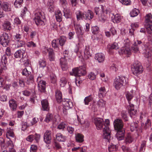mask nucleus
<instances>
[{"label":"nucleus","mask_w":152,"mask_h":152,"mask_svg":"<svg viewBox=\"0 0 152 152\" xmlns=\"http://www.w3.org/2000/svg\"><path fill=\"white\" fill-rule=\"evenodd\" d=\"M94 123L98 130L101 129L104 126L103 137L109 140L111 137V132L109 127L110 124L109 120L108 119H106L104 123L102 119L96 118L94 119Z\"/></svg>","instance_id":"f257e3e1"},{"label":"nucleus","mask_w":152,"mask_h":152,"mask_svg":"<svg viewBox=\"0 0 152 152\" xmlns=\"http://www.w3.org/2000/svg\"><path fill=\"white\" fill-rule=\"evenodd\" d=\"M60 86L62 87L64 86L66 83L67 80L65 77H61L60 80Z\"/></svg>","instance_id":"a18cd8bd"},{"label":"nucleus","mask_w":152,"mask_h":152,"mask_svg":"<svg viewBox=\"0 0 152 152\" xmlns=\"http://www.w3.org/2000/svg\"><path fill=\"white\" fill-rule=\"evenodd\" d=\"M59 41V44L61 46H63L65 43L66 41V38L64 36H62L58 39Z\"/></svg>","instance_id":"4c0bfd02"},{"label":"nucleus","mask_w":152,"mask_h":152,"mask_svg":"<svg viewBox=\"0 0 152 152\" xmlns=\"http://www.w3.org/2000/svg\"><path fill=\"white\" fill-rule=\"evenodd\" d=\"M134 91H131L130 92H127L126 96L129 104L128 107L129 110V113L131 116L132 115H135L137 113V110L134 109V105L132 104L130 102L131 100L133 97Z\"/></svg>","instance_id":"20e7f679"},{"label":"nucleus","mask_w":152,"mask_h":152,"mask_svg":"<svg viewBox=\"0 0 152 152\" xmlns=\"http://www.w3.org/2000/svg\"><path fill=\"white\" fill-rule=\"evenodd\" d=\"M51 82L53 83H55L56 81V76L54 74H51L50 76Z\"/></svg>","instance_id":"864d4df0"},{"label":"nucleus","mask_w":152,"mask_h":152,"mask_svg":"<svg viewBox=\"0 0 152 152\" xmlns=\"http://www.w3.org/2000/svg\"><path fill=\"white\" fill-rule=\"evenodd\" d=\"M14 134L13 132V131L11 130H8L7 131V133L6 134V137L7 138L9 139H10V140L8 141L7 142V144L8 145V147L9 148L10 147H13V143L12 141L10 140L11 139H10L9 137V136H10L12 137L13 138H14V139H15L14 138Z\"/></svg>","instance_id":"dca6fc26"},{"label":"nucleus","mask_w":152,"mask_h":152,"mask_svg":"<svg viewBox=\"0 0 152 152\" xmlns=\"http://www.w3.org/2000/svg\"><path fill=\"white\" fill-rule=\"evenodd\" d=\"M53 118V116L52 114L48 113L46 115L45 121L47 122H48L52 121Z\"/></svg>","instance_id":"a19ab883"},{"label":"nucleus","mask_w":152,"mask_h":152,"mask_svg":"<svg viewBox=\"0 0 152 152\" xmlns=\"http://www.w3.org/2000/svg\"><path fill=\"white\" fill-rule=\"evenodd\" d=\"M41 77H39L37 79L38 83V90L41 92H45V82L40 80Z\"/></svg>","instance_id":"2eb2a0df"},{"label":"nucleus","mask_w":152,"mask_h":152,"mask_svg":"<svg viewBox=\"0 0 152 152\" xmlns=\"http://www.w3.org/2000/svg\"><path fill=\"white\" fill-rule=\"evenodd\" d=\"M25 49H21L16 51L14 54V56L17 58H20V61L21 62L25 61L24 59L25 58L26 54L25 51Z\"/></svg>","instance_id":"ddd939ff"},{"label":"nucleus","mask_w":152,"mask_h":152,"mask_svg":"<svg viewBox=\"0 0 152 152\" xmlns=\"http://www.w3.org/2000/svg\"><path fill=\"white\" fill-rule=\"evenodd\" d=\"M60 3L61 6L64 9L68 5L66 0H60Z\"/></svg>","instance_id":"09e8293b"},{"label":"nucleus","mask_w":152,"mask_h":152,"mask_svg":"<svg viewBox=\"0 0 152 152\" xmlns=\"http://www.w3.org/2000/svg\"><path fill=\"white\" fill-rule=\"evenodd\" d=\"M51 131L47 130L45 133L44 136V140L45 142L47 144L49 143L51 141Z\"/></svg>","instance_id":"a211bd4d"},{"label":"nucleus","mask_w":152,"mask_h":152,"mask_svg":"<svg viewBox=\"0 0 152 152\" xmlns=\"http://www.w3.org/2000/svg\"><path fill=\"white\" fill-rule=\"evenodd\" d=\"M105 58L104 55L102 53H98L95 55V58L99 62H102L104 60Z\"/></svg>","instance_id":"b1692460"},{"label":"nucleus","mask_w":152,"mask_h":152,"mask_svg":"<svg viewBox=\"0 0 152 152\" xmlns=\"http://www.w3.org/2000/svg\"><path fill=\"white\" fill-rule=\"evenodd\" d=\"M67 130L69 133L72 134L74 131V129L71 126H68L67 127Z\"/></svg>","instance_id":"0e129e2a"},{"label":"nucleus","mask_w":152,"mask_h":152,"mask_svg":"<svg viewBox=\"0 0 152 152\" xmlns=\"http://www.w3.org/2000/svg\"><path fill=\"white\" fill-rule=\"evenodd\" d=\"M42 110L48 111L49 109V103L47 99H44L41 101Z\"/></svg>","instance_id":"4be33fe9"},{"label":"nucleus","mask_w":152,"mask_h":152,"mask_svg":"<svg viewBox=\"0 0 152 152\" xmlns=\"http://www.w3.org/2000/svg\"><path fill=\"white\" fill-rule=\"evenodd\" d=\"M34 81V78L33 75H30L28 77L26 83L27 84H29L31 83H32Z\"/></svg>","instance_id":"49530a36"},{"label":"nucleus","mask_w":152,"mask_h":152,"mask_svg":"<svg viewBox=\"0 0 152 152\" xmlns=\"http://www.w3.org/2000/svg\"><path fill=\"white\" fill-rule=\"evenodd\" d=\"M145 26L149 34L152 33V16L151 14L146 15L145 17Z\"/></svg>","instance_id":"9d476101"},{"label":"nucleus","mask_w":152,"mask_h":152,"mask_svg":"<svg viewBox=\"0 0 152 152\" xmlns=\"http://www.w3.org/2000/svg\"><path fill=\"white\" fill-rule=\"evenodd\" d=\"M46 51L48 53V57L49 60L50 61H54L55 59V55L53 49L51 48H47Z\"/></svg>","instance_id":"aec40b11"},{"label":"nucleus","mask_w":152,"mask_h":152,"mask_svg":"<svg viewBox=\"0 0 152 152\" xmlns=\"http://www.w3.org/2000/svg\"><path fill=\"white\" fill-rule=\"evenodd\" d=\"M94 10L99 20L102 22H104L106 20V15L109 12L107 9L104 10V7L102 5H101L100 7H95Z\"/></svg>","instance_id":"7ed1b4c3"},{"label":"nucleus","mask_w":152,"mask_h":152,"mask_svg":"<svg viewBox=\"0 0 152 152\" xmlns=\"http://www.w3.org/2000/svg\"><path fill=\"white\" fill-rule=\"evenodd\" d=\"M31 68L29 66H27L22 71V74L23 75L28 76L31 73Z\"/></svg>","instance_id":"a878e982"},{"label":"nucleus","mask_w":152,"mask_h":152,"mask_svg":"<svg viewBox=\"0 0 152 152\" xmlns=\"http://www.w3.org/2000/svg\"><path fill=\"white\" fill-rule=\"evenodd\" d=\"M92 100V98L91 96H89L85 98L84 100L85 104L86 105L88 104L89 102H90Z\"/></svg>","instance_id":"603ef678"},{"label":"nucleus","mask_w":152,"mask_h":152,"mask_svg":"<svg viewBox=\"0 0 152 152\" xmlns=\"http://www.w3.org/2000/svg\"><path fill=\"white\" fill-rule=\"evenodd\" d=\"M37 149V147L35 145H32L30 148L31 152H36Z\"/></svg>","instance_id":"69168bd1"},{"label":"nucleus","mask_w":152,"mask_h":152,"mask_svg":"<svg viewBox=\"0 0 152 152\" xmlns=\"http://www.w3.org/2000/svg\"><path fill=\"white\" fill-rule=\"evenodd\" d=\"M59 41L58 39L53 40L52 42V47L54 48H58L59 43Z\"/></svg>","instance_id":"c03bdc74"},{"label":"nucleus","mask_w":152,"mask_h":152,"mask_svg":"<svg viewBox=\"0 0 152 152\" xmlns=\"http://www.w3.org/2000/svg\"><path fill=\"white\" fill-rule=\"evenodd\" d=\"M83 136L80 133H77L75 134V138L77 142L80 143L84 141Z\"/></svg>","instance_id":"c756f323"},{"label":"nucleus","mask_w":152,"mask_h":152,"mask_svg":"<svg viewBox=\"0 0 152 152\" xmlns=\"http://www.w3.org/2000/svg\"><path fill=\"white\" fill-rule=\"evenodd\" d=\"M56 17L57 21L60 22L62 20V15L60 11H58L56 13Z\"/></svg>","instance_id":"58836bf2"},{"label":"nucleus","mask_w":152,"mask_h":152,"mask_svg":"<svg viewBox=\"0 0 152 152\" xmlns=\"http://www.w3.org/2000/svg\"><path fill=\"white\" fill-rule=\"evenodd\" d=\"M121 148L124 152H130L129 148L125 146H122Z\"/></svg>","instance_id":"774afa93"},{"label":"nucleus","mask_w":152,"mask_h":152,"mask_svg":"<svg viewBox=\"0 0 152 152\" xmlns=\"http://www.w3.org/2000/svg\"><path fill=\"white\" fill-rule=\"evenodd\" d=\"M34 20L37 26L44 25L43 20L45 18L44 13L42 11H39L37 13H36Z\"/></svg>","instance_id":"0eeeda50"},{"label":"nucleus","mask_w":152,"mask_h":152,"mask_svg":"<svg viewBox=\"0 0 152 152\" xmlns=\"http://www.w3.org/2000/svg\"><path fill=\"white\" fill-rule=\"evenodd\" d=\"M86 67L85 65L78 68H75L70 72V74L75 76L80 77L84 75L86 73Z\"/></svg>","instance_id":"423d86ee"},{"label":"nucleus","mask_w":152,"mask_h":152,"mask_svg":"<svg viewBox=\"0 0 152 152\" xmlns=\"http://www.w3.org/2000/svg\"><path fill=\"white\" fill-rule=\"evenodd\" d=\"M64 16L66 18H70L71 17V15L69 11H66V10L65 8L64 9Z\"/></svg>","instance_id":"4d7b16f0"},{"label":"nucleus","mask_w":152,"mask_h":152,"mask_svg":"<svg viewBox=\"0 0 152 152\" xmlns=\"http://www.w3.org/2000/svg\"><path fill=\"white\" fill-rule=\"evenodd\" d=\"M8 56L6 55L3 56L2 57L1 62L3 64L6 65L7 63Z\"/></svg>","instance_id":"5fc2aeb1"},{"label":"nucleus","mask_w":152,"mask_h":152,"mask_svg":"<svg viewBox=\"0 0 152 152\" xmlns=\"http://www.w3.org/2000/svg\"><path fill=\"white\" fill-rule=\"evenodd\" d=\"M133 138L130 134H127L125 137V142L126 144L132 143L133 141Z\"/></svg>","instance_id":"c9c22d12"},{"label":"nucleus","mask_w":152,"mask_h":152,"mask_svg":"<svg viewBox=\"0 0 152 152\" xmlns=\"http://www.w3.org/2000/svg\"><path fill=\"white\" fill-rule=\"evenodd\" d=\"M84 58L86 59H89L91 55L89 52V48L88 46H86L84 52Z\"/></svg>","instance_id":"cd10ccee"},{"label":"nucleus","mask_w":152,"mask_h":152,"mask_svg":"<svg viewBox=\"0 0 152 152\" xmlns=\"http://www.w3.org/2000/svg\"><path fill=\"white\" fill-rule=\"evenodd\" d=\"M113 125L116 134L115 136L118 140H122L124 138L125 131L123 128L124 124L120 118L115 119L113 122Z\"/></svg>","instance_id":"f03ea898"},{"label":"nucleus","mask_w":152,"mask_h":152,"mask_svg":"<svg viewBox=\"0 0 152 152\" xmlns=\"http://www.w3.org/2000/svg\"><path fill=\"white\" fill-rule=\"evenodd\" d=\"M105 104V102L102 99H100L98 102V106L100 107H104Z\"/></svg>","instance_id":"bf43d9fd"},{"label":"nucleus","mask_w":152,"mask_h":152,"mask_svg":"<svg viewBox=\"0 0 152 152\" xmlns=\"http://www.w3.org/2000/svg\"><path fill=\"white\" fill-rule=\"evenodd\" d=\"M91 30L92 31V33L94 34H96L98 33L99 28L98 27L96 26H93L92 27Z\"/></svg>","instance_id":"6e6d98bb"},{"label":"nucleus","mask_w":152,"mask_h":152,"mask_svg":"<svg viewBox=\"0 0 152 152\" xmlns=\"http://www.w3.org/2000/svg\"><path fill=\"white\" fill-rule=\"evenodd\" d=\"M53 145L54 148L56 150L60 149L61 148L60 143L56 141L54 142L53 144Z\"/></svg>","instance_id":"3c124183"},{"label":"nucleus","mask_w":152,"mask_h":152,"mask_svg":"<svg viewBox=\"0 0 152 152\" xmlns=\"http://www.w3.org/2000/svg\"><path fill=\"white\" fill-rule=\"evenodd\" d=\"M76 32L78 35H82L83 34L82 28L79 25H77L75 26Z\"/></svg>","instance_id":"473e14b6"},{"label":"nucleus","mask_w":152,"mask_h":152,"mask_svg":"<svg viewBox=\"0 0 152 152\" xmlns=\"http://www.w3.org/2000/svg\"><path fill=\"white\" fill-rule=\"evenodd\" d=\"M27 46L28 47H36V44L32 41L27 42L26 43Z\"/></svg>","instance_id":"052dcab7"},{"label":"nucleus","mask_w":152,"mask_h":152,"mask_svg":"<svg viewBox=\"0 0 152 152\" xmlns=\"http://www.w3.org/2000/svg\"><path fill=\"white\" fill-rule=\"evenodd\" d=\"M10 39L8 34L4 33L0 37V43L3 47L8 46L9 43Z\"/></svg>","instance_id":"f8f14e48"},{"label":"nucleus","mask_w":152,"mask_h":152,"mask_svg":"<svg viewBox=\"0 0 152 152\" xmlns=\"http://www.w3.org/2000/svg\"><path fill=\"white\" fill-rule=\"evenodd\" d=\"M22 38V35L20 34H16L15 36L14 39L15 40L19 41Z\"/></svg>","instance_id":"680f3d73"},{"label":"nucleus","mask_w":152,"mask_h":152,"mask_svg":"<svg viewBox=\"0 0 152 152\" xmlns=\"http://www.w3.org/2000/svg\"><path fill=\"white\" fill-rule=\"evenodd\" d=\"M88 77V78L93 80L96 78V75L94 73L91 72L89 74Z\"/></svg>","instance_id":"13d9d810"},{"label":"nucleus","mask_w":152,"mask_h":152,"mask_svg":"<svg viewBox=\"0 0 152 152\" xmlns=\"http://www.w3.org/2000/svg\"><path fill=\"white\" fill-rule=\"evenodd\" d=\"M119 46L117 43L114 42L111 45H109L107 46V48L109 49L108 51H110L112 49H117L119 48Z\"/></svg>","instance_id":"2f4dec72"},{"label":"nucleus","mask_w":152,"mask_h":152,"mask_svg":"<svg viewBox=\"0 0 152 152\" xmlns=\"http://www.w3.org/2000/svg\"><path fill=\"white\" fill-rule=\"evenodd\" d=\"M125 46L122 47L119 51L120 54H127L129 55L131 54V51L129 47L130 45L129 40L127 39L124 41Z\"/></svg>","instance_id":"6e6552de"},{"label":"nucleus","mask_w":152,"mask_h":152,"mask_svg":"<svg viewBox=\"0 0 152 152\" xmlns=\"http://www.w3.org/2000/svg\"><path fill=\"white\" fill-rule=\"evenodd\" d=\"M55 97L58 102L60 103L62 101V94L60 91L58 90H56L55 91Z\"/></svg>","instance_id":"5701e85b"},{"label":"nucleus","mask_w":152,"mask_h":152,"mask_svg":"<svg viewBox=\"0 0 152 152\" xmlns=\"http://www.w3.org/2000/svg\"><path fill=\"white\" fill-rule=\"evenodd\" d=\"M39 64L41 67H44L46 66V61L45 59H40L39 61Z\"/></svg>","instance_id":"8fccbe9b"},{"label":"nucleus","mask_w":152,"mask_h":152,"mask_svg":"<svg viewBox=\"0 0 152 152\" xmlns=\"http://www.w3.org/2000/svg\"><path fill=\"white\" fill-rule=\"evenodd\" d=\"M139 13V11L138 9H134L130 12V14L132 17H134L137 16Z\"/></svg>","instance_id":"79ce46f5"},{"label":"nucleus","mask_w":152,"mask_h":152,"mask_svg":"<svg viewBox=\"0 0 152 152\" xmlns=\"http://www.w3.org/2000/svg\"><path fill=\"white\" fill-rule=\"evenodd\" d=\"M76 15L77 20L85 19L84 12L83 13L80 11H78L76 13Z\"/></svg>","instance_id":"c85d7f7f"},{"label":"nucleus","mask_w":152,"mask_h":152,"mask_svg":"<svg viewBox=\"0 0 152 152\" xmlns=\"http://www.w3.org/2000/svg\"><path fill=\"white\" fill-rule=\"evenodd\" d=\"M66 126V124L64 123H61L58 125L57 128L58 129H64Z\"/></svg>","instance_id":"338daca9"},{"label":"nucleus","mask_w":152,"mask_h":152,"mask_svg":"<svg viewBox=\"0 0 152 152\" xmlns=\"http://www.w3.org/2000/svg\"><path fill=\"white\" fill-rule=\"evenodd\" d=\"M56 140L59 141L64 142L66 140V137L60 133L56 134Z\"/></svg>","instance_id":"e433bc0d"},{"label":"nucleus","mask_w":152,"mask_h":152,"mask_svg":"<svg viewBox=\"0 0 152 152\" xmlns=\"http://www.w3.org/2000/svg\"><path fill=\"white\" fill-rule=\"evenodd\" d=\"M85 19L87 20H90L94 17V13L91 11L88 10L84 12Z\"/></svg>","instance_id":"6ab92c4d"},{"label":"nucleus","mask_w":152,"mask_h":152,"mask_svg":"<svg viewBox=\"0 0 152 152\" xmlns=\"http://www.w3.org/2000/svg\"><path fill=\"white\" fill-rule=\"evenodd\" d=\"M111 20L114 23H118L121 21V16L118 14H117L115 15H113V16L111 17Z\"/></svg>","instance_id":"393cba45"},{"label":"nucleus","mask_w":152,"mask_h":152,"mask_svg":"<svg viewBox=\"0 0 152 152\" xmlns=\"http://www.w3.org/2000/svg\"><path fill=\"white\" fill-rule=\"evenodd\" d=\"M11 24L9 21L4 22L3 25V28L5 31H9L11 29Z\"/></svg>","instance_id":"bb28decb"},{"label":"nucleus","mask_w":152,"mask_h":152,"mask_svg":"<svg viewBox=\"0 0 152 152\" xmlns=\"http://www.w3.org/2000/svg\"><path fill=\"white\" fill-rule=\"evenodd\" d=\"M62 102L64 108L66 110L72 108L73 106L72 102L69 99H64L62 101Z\"/></svg>","instance_id":"f3484780"},{"label":"nucleus","mask_w":152,"mask_h":152,"mask_svg":"<svg viewBox=\"0 0 152 152\" xmlns=\"http://www.w3.org/2000/svg\"><path fill=\"white\" fill-rule=\"evenodd\" d=\"M18 42V43L15 44V47L16 48H18L20 47H23L25 46V42L22 40L19 41Z\"/></svg>","instance_id":"de8ad7c7"},{"label":"nucleus","mask_w":152,"mask_h":152,"mask_svg":"<svg viewBox=\"0 0 152 152\" xmlns=\"http://www.w3.org/2000/svg\"><path fill=\"white\" fill-rule=\"evenodd\" d=\"M47 6L50 12H53L54 8L53 1L51 0H49L48 2Z\"/></svg>","instance_id":"72a5a7b5"},{"label":"nucleus","mask_w":152,"mask_h":152,"mask_svg":"<svg viewBox=\"0 0 152 152\" xmlns=\"http://www.w3.org/2000/svg\"><path fill=\"white\" fill-rule=\"evenodd\" d=\"M138 121L134 122L131 123L130 124V129L131 131L133 132L134 131H136L137 132L136 134L137 135V136L136 137L137 139L140 136V133L142 132L141 129L138 128Z\"/></svg>","instance_id":"4468645a"},{"label":"nucleus","mask_w":152,"mask_h":152,"mask_svg":"<svg viewBox=\"0 0 152 152\" xmlns=\"http://www.w3.org/2000/svg\"><path fill=\"white\" fill-rule=\"evenodd\" d=\"M151 125V123L150 120L148 119L145 124V125L144 126L145 128V129H147L148 128H149L150 126Z\"/></svg>","instance_id":"e2e57ef3"},{"label":"nucleus","mask_w":152,"mask_h":152,"mask_svg":"<svg viewBox=\"0 0 152 152\" xmlns=\"http://www.w3.org/2000/svg\"><path fill=\"white\" fill-rule=\"evenodd\" d=\"M106 92L104 87H101L99 91V98H102L105 96Z\"/></svg>","instance_id":"f704fd0d"},{"label":"nucleus","mask_w":152,"mask_h":152,"mask_svg":"<svg viewBox=\"0 0 152 152\" xmlns=\"http://www.w3.org/2000/svg\"><path fill=\"white\" fill-rule=\"evenodd\" d=\"M132 71L133 74L135 75L141 74L142 71V66L141 64L138 61H136L132 66Z\"/></svg>","instance_id":"1a4fd4ad"},{"label":"nucleus","mask_w":152,"mask_h":152,"mask_svg":"<svg viewBox=\"0 0 152 152\" xmlns=\"http://www.w3.org/2000/svg\"><path fill=\"white\" fill-rule=\"evenodd\" d=\"M144 43L140 40H137L133 44L131 47V52L134 53H138L139 52L140 49H143Z\"/></svg>","instance_id":"9b49d317"},{"label":"nucleus","mask_w":152,"mask_h":152,"mask_svg":"<svg viewBox=\"0 0 152 152\" xmlns=\"http://www.w3.org/2000/svg\"><path fill=\"white\" fill-rule=\"evenodd\" d=\"M128 79L124 76H118L114 81V86L117 90L119 89L122 86L127 84Z\"/></svg>","instance_id":"39448f33"},{"label":"nucleus","mask_w":152,"mask_h":152,"mask_svg":"<svg viewBox=\"0 0 152 152\" xmlns=\"http://www.w3.org/2000/svg\"><path fill=\"white\" fill-rule=\"evenodd\" d=\"M9 106L13 110H15L17 107V104L16 101L14 99H12L9 101Z\"/></svg>","instance_id":"7c9ffc66"},{"label":"nucleus","mask_w":152,"mask_h":152,"mask_svg":"<svg viewBox=\"0 0 152 152\" xmlns=\"http://www.w3.org/2000/svg\"><path fill=\"white\" fill-rule=\"evenodd\" d=\"M23 1V0H16L14 4L15 7L17 8L20 7Z\"/></svg>","instance_id":"37998d69"},{"label":"nucleus","mask_w":152,"mask_h":152,"mask_svg":"<svg viewBox=\"0 0 152 152\" xmlns=\"http://www.w3.org/2000/svg\"><path fill=\"white\" fill-rule=\"evenodd\" d=\"M1 7L3 10L6 12H9L11 10V6L7 2L3 3L2 5L0 4V9Z\"/></svg>","instance_id":"412c9836"},{"label":"nucleus","mask_w":152,"mask_h":152,"mask_svg":"<svg viewBox=\"0 0 152 152\" xmlns=\"http://www.w3.org/2000/svg\"><path fill=\"white\" fill-rule=\"evenodd\" d=\"M117 149V147L116 145L111 144L109 146L108 150L109 152H114Z\"/></svg>","instance_id":"ea45409f"}]
</instances>
